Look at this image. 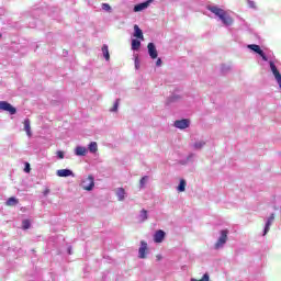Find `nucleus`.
Segmentation results:
<instances>
[{"mask_svg":"<svg viewBox=\"0 0 281 281\" xmlns=\"http://www.w3.org/2000/svg\"><path fill=\"white\" fill-rule=\"evenodd\" d=\"M207 10L215 14V16H218V19L222 20V23L224 25H233L234 24V18L229 15L225 10L218 8V7H207Z\"/></svg>","mask_w":281,"mask_h":281,"instance_id":"f257e3e1","label":"nucleus"},{"mask_svg":"<svg viewBox=\"0 0 281 281\" xmlns=\"http://www.w3.org/2000/svg\"><path fill=\"white\" fill-rule=\"evenodd\" d=\"M229 234V231L223 229L221 231V236L217 239V241L214 245V249H221L225 246V243H227V235Z\"/></svg>","mask_w":281,"mask_h":281,"instance_id":"f03ea898","label":"nucleus"},{"mask_svg":"<svg viewBox=\"0 0 281 281\" xmlns=\"http://www.w3.org/2000/svg\"><path fill=\"white\" fill-rule=\"evenodd\" d=\"M94 186H95V182H94L93 176H88L81 182L82 190H87L88 192H90V190H93Z\"/></svg>","mask_w":281,"mask_h":281,"instance_id":"7ed1b4c3","label":"nucleus"},{"mask_svg":"<svg viewBox=\"0 0 281 281\" xmlns=\"http://www.w3.org/2000/svg\"><path fill=\"white\" fill-rule=\"evenodd\" d=\"M0 110L7 111L10 115H16V108L12 106L8 101H0Z\"/></svg>","mask_w":281,"mask_h":281,"instance_id":"20e7f679","label":"nucleus"},{"mask_svg":"<svg viewBox=\"0 0 281 281\" xmlns=\"http://www.w3.org/2000/svg\"><path fill=\"white\" fill-rule=\"evenodd\" d=\"M248 49H251L252 52H255L256 54L261 56L262 60H265V61L268 60L267 55H265V52L262 50V48H260V46L258 44H249Z\"/></svg>","mask_w":281,"mask_h":281,"instance_id":"39448f33","label":"nucleus"},{"mask_svg":"<svg viewBox=\"0 0 281 281\" xmlns=\"http://www.w3.org/2000/svg\"><path fill=\"white\" fill-rule=\"evenodd\" d=\"M270 69L281 89V75H280V70H278V67H276V64L273 61H270Z\"/></svg>","mask_w":281,"mask_h":281,"instance_id":"423d86ee","label":"nucleus"},{"mask_svg":"<svg viewBox=\"0 0 281 281\" xmlns=\"http://www.w3.org/2000/svg\"><path fill=\"white\" fill-rule=\"evenodd\" d=\"M147 251H148V244L146 241L142 240L140 247L138 249V258L145 259Z\"/></svg>","mask_w":281,"mask_h":281,"instance_id":"0eeeda50","label":"nucleus"},{"mask_svg":"<svg viewBox=\"0 0 281 281\" xmlns=\"http://www.w3.org/2000/svg\"><path fill=\"white\" fill-rule=\"evenodd\" d=\"M173 126H176V128H188L190 126V120L188 119H183V120H178L175 122Z\"/></svg>","mask_w":281,"mask_h":281,"instance_id":"6e6552de","label":"nucleus"},{"mask_svg":"<svg viewBox=\"0 0 281 281\" xmlns=\"http://www.w3.org/2000/svg\"><path fill=\"white\" fill-rule=\"evenodd\" d=\"M273 221H276V215L272 213L266 223L263 236H267V234H269V231L271 229V225H272Z\"/></svg>","mask_w":281,"mask_h":281,"instance_id":"1a4fd4ad","label":"nucleus"},{"mask_svg":"<svg viewBox=\"0 0 281 281\" xmlns=\"http://www.w3.org/2000/svg\"><path fill=\"white\" fill-rule=\"evenodd\" d=\"M164 238H166V232L159 229L154 235V243H164Z\"/></svg>","mask_w":281,"mask_h":281,"instance_id":"9d476101","label":"nucleus"},{"mask_svg":"<svg viewBox=\"0 0 281 281\" xmlns=\"http://www.w3.org/2000/svg\"><path fill=\"white\" fill-rule=\"evenodd\" d=\"M147 48H148V54H149L150 58H153V60H155V58H157V56H158L157 48L155 47V44L149 43L147 45Z\"/></svg>","mask_w":281,"mask_h":281,"instance_id":"9b49d317","label":"nucleus"},{"mask_svg":"<svg viewBox=\"0 0 281 281\" xmlns=\"http://www.w3.org/2000/svg\"><path fill=\"white\" fill-rule=\"evenodd\" d=\"M150 3H153V0H147L146 2L136 4L134 7V12H142V10H146V8H148V5H150Z\"/></svg>","mask_w":281,"mask_h":281,"instance_id":"f8f14e48","label":"nucleus"},{"mask_svg":"<svg viewBox=\"0 0 281 281\" xmlns=\"http://www.w3.org/2000/svg\"><path fill=\"white\" fill-rule=\"evenodd\" d=\"M134 37L144 41V32L139 29V25H134Z\"/></svg>","mask_w":281,"mask_h":281,"instance_id":"ddd939ff","label":"nucleus"},{"mask_svg":"<svg viewBox=\"0 0 281 281\" xmlns=\"http://www.w3.org/2000/svg\"><path fill=\"white\" fill-rule=\"evenodd\" d=\"M24 131L27 137H32V125H31L30 119L24 120Z\"/></svg>","mask_w":281,"mask_h":281,"instance_id":"4468645a","label":"nucleus"},{"mask_svg":"<svg viewBox=\"0 0 281 281\" xmlns=\"http://www.w3.org/2000/svg\"><path fill=\"white\" fill-rule=\"evenodd\" d=\"M57 177H74V171L69 169H59L57 170Z\"/></svg>","mask_w":281,"mask_h":281,"instance_id":"2eb2a0df","label":"nucleus"},{"mask_svg":"<svg viewBox=\"0 0 281 281\" xmlns=\"http://www.w3.org/2000/svg\"><path fill=\"white\" fill-rule=\"evenodd\" d=\"M75 155H77V157L87 156V147L77 146L76 149H75Z\"/></svg>","mask_w":281,"mask_h":281,"instance_id":"dca6fc26","label":"nucleus"},{"mask_svg":"<svg viewBox=\"0 0 281 281\" xmlns=\"http://www.w3.org/2000/svg\"><path fill=\"white\" fill-rule=\"evenodd\" d=\"M5 205H8V207H14V205H19V199L9 198L5 202Z\"/></svg>","mask_w":281,"mask_h":281,"instance_id":"f3484780","label":"nucleus"},{"mask_svg":"<svg viewBox=\"0 0 281 281\" xmlns=\"http://www.w3.org/2000/svg\"><path fill=\"white\" fill-rule=\"evenodd\" d=\"M101 49L105 60H111V55L109 54V45L104 44Z\"/></svg>","mask_w":281,"mask_h":281,"instance_id":"a211bd4d","label":"nucleus"},{"mask_svg":"<svg viewBox=\"0 0 281 281\" xmlns=\"http://www.w3.org/2000/svg\"><path fill=\"white\" fill-rule=\"evenodd\" d=\"M116 195L119 198V201H124V196L126 195V191L124 188H119L116 191Z\"/></svg>","mask_w":281,"mask_h":281,"instance_id":"6ab92c4d","label":"nucleus"},{"mask_svg":"<svg viewBox=\"0 0 281 281\" xmlns=\"http://www.w3.org/2000/svg\"><path fill=\"white\" fill-rule=\"evenodd\" d=\"M139 47H142V42H139L138 40H132V49H134V52H137Z\"/></svg>","mask_w":281,"mask_h":281,"instance_id":"aec40b11","label":"nucleus"},{"mask_svg":"<svg viewBox=\"0 0 281 281\" xmlns=\"http://www.w3.org/2000/svg\"><path fill=\"white\" fill-rule=\"evenodd\" d=\"M88 150H90L91 153H98V143L91 142L88 146Z\"/></svg>","mask_w":281,"mask_h":281,"instance_id":"412c9836","label":"nucleus"},{"mask_svg":"<svg viewBox=\"0 0 281 281\" xmlns=\"http://www.w3.org/2000/svg\"><path fill=\"white\" fill-rule=\"evenodd\" d=\"M140 223H144V221H148V211H146V210H142L140 211Z\"/></svg>","mask_w":281,"mask_h":281,"instance_id":"4be33fe9","label":"nucleus"},{"mask_svg":"<svg viewBox=\"0 0 281 281\" xmlns=\"http://www.w3.org/2000/svg\"><path fill=\"white\" fill-rule=\"evenodd\" d=\"M186 186H187V182L186 180H180V183L178 186V192H186Z\"/></svg>","mask_w":281,"mask_h":281,"instance_id":"5701e85b","label":"nucleus"},{"mask_svg":"<svg viewBox=\"0 0 281 281\" xmlns=\"http://www.w3.org/2000/svg\"><path fill=\"white\" fill-rule=\"evenodd\" d=\"M119 106H120V99H116V101L114 102V104H113L112 109H110V111L112 113H115V112H117Z\"/></svg>","mask_w":281,"mask_h":281,"instance_id":"b1692460","label":"nucleus"},{"mask_svg":"<svg viewBox=\"0 0 281 281\" xmlns=\"http://www.w3.org/2000/svg\"><path fill=\"white\" fill-rule=\"evenodd\" d=\"M191 281H210V274L204 273L201 279H194V278H192Z\"/></svg>","mask_w":281,"mask_h":281,"instance_id":"393cba45","label":"nucleus"},{"mask_svg":"<svg viewBox=\"0 0 281 281\" xmlns=\"http://www.w3.org/2000/svg\"><path fill=\"white\" fill-rule=\"evenodd\" d=\"M30 226H31L30 220H24V221L22 222V227H23V229H30Z\"/></svg>","mask_w":281,"mask_h":281,"instance_id":"a878e982","label":"nucleus"},{"mask_svg":"<svg viewBox=\"0 0 281 281\" xmlns=\"http://www.w3.org/2000/svg\"><path fill=\"white\" fill-rule=\"evenodd\" d=\"M204 146H205V142H203V140L194 144V148H196L198 150Z\"/></svg>","mask_w":281,"mask_h":281,"instance_id":"bb28decb","label":"nucleus"},{"mask_svg":"<svg viewBox=\"0 0 281 281\" xmlns=\"http://www.w3.org/2000/svg\"><path fill=\"white\" fill-rule=\"evenodd\" d=\"M146 181H148V177H146V176L140 179L139 184L142 188H144V186H146Z\"/></svg>","mask_w":281,"mask_h":281,"instance_id":"cd10ccee","label":"nucleus"},{"mask_svg":"<svg viewBox=\"0 0 281 281\" xmlns=\"http://www.w3.org/2000/svg\"><path fill=\"white\" fill-rule=\"evenodd\" d=\"M102 10H105V12H110L111 5L109 3H103L102 4Z\"/></svg>","mask_w":281,"mask_h":281,"instance_id":"c85d7f7f","label":"nucleus"},{"mask_svg":"<svg viewBox=\"0 0 281 281\" xmlns=\"http://www.w3.org/2000/svg\"><path fill=\"white\" fill-rule=\"evenodd\" d=\"M57 157H58L59 159H65V153L58 150V151H57Z\"/></svg>","mask_w":281,"mask_h":281,"instance_id":"c756f323","label":"nucleus"},{"mask_svg":"<svg viewBox=\"0 0 281 281\" xmlns=\"http://www.w3.org/2000/svg\"><path fill=\"white\" fill-rule=\"evenodd\" d=\"M30 170H32V169L30 168V162H26V164H25V168H24V172H30Z\"/></svg>","mask_w":281,"mask_h":281,"instance_id":"7c9ffc66","label":"nucleus"},{"mask_svg":"<svg viewBox=\"0 0 281 281\" xmlns=\"http://www.w3.org/2000/svg\"><path fill=\"white\" fill-rule=\"evenodd\" d=\"M49 192H50L49 188H46V189L43 191L44 196H47V194H49Z\"/></svg>","mask_w":281,"mask_h":281,"instance_id":"2f4dec72","label":"nucleus"},{"mask_svg":"<svg viewBox=\"0 0 281 281\" xmlns=\"http://www.w3.org/2000/svg\"><path fill=\"white\" fill-rule=\"evenodd\" d=\"M156 65H157V67H160V66H161V58H158V59H157Z\"/></svg>","mask_w":281,"mask_h":281,"instance_id":"473e14b6","label":"nucleus"},{"mask_svg":"<svg viewBox=\"0 0 281 281\" xmlns=\"http://www.w3.org/2000/svg\"><path fill=\"white\" fill-rule=\"evenodd\" d=\"M157 259H158V260H161V256H157Z\"/></svg>","mask_w":281,"mask_h":281,"instance_id":"72a5a7b5","label":"nucleus"},{"mask_svg":"<svg viewBox=\"0 0 281 281\" xmlns=\"http://www.w3.org/2000/svg\"><path fill=\"white\" fill-rule=\"evenodd\" d=\"M68 254H71V249L68 250Z\"/></svg>","mask_w":281,"mask_h":281,"instance_id":"f704fd0d","label":"nucleus"},{"mask_svg":"<svg viewBox=\"0 0 281 281\" xmlns=\"http://www.w3.org/2000/svg\"><path fill=\"white\" fill-rule=\"evenodd\" d=\"M3 35L0 34V38L2 37Z\"/></svg>","mask_w":281,"mask_h":281,"instance_id":"c9c22d12","label":"nucleus"}]
</instances>
